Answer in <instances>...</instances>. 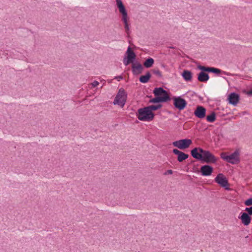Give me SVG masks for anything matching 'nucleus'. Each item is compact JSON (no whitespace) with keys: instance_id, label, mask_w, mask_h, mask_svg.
I'll list each match as a JSON object with an SVG mask.
<instances>
[{"instance_id":"f257e3e1","label":"nucleus","mask_w":252,"mask_h":252,"mask_svg":"<svg viewBox=\"0 0 252 252\" xmlns=\"http://www.w3.org/2000/svg\"><path fill=\"white\" fill-rule=\"evenodd\" d=\"M135 53L131 50L130 47L128 46L126 52V56L124 58L123 63L126 66L131 63L132 72L133 75H137L142 72L143 67L139 62H135Z\"/></svg>"},{"instance_id":"f03ea898","label":"nucleus","mask_w":252,"mask_h":252,"mask_svg":"<svg viewBox=\"0 0 252 252\" xmlns=\"http://www.w3.org/2000/svg\"><path fill=\"white\" fill-rule=\"evenodd\" d=\"M190 154L195 159L207 163H216L217 161V158L209 151L200 147L193 148L191 150Z\"/></svg>"},{"instance_id":"7ed1b4c3","label":"nucleus","mask_w":252,"mask_h":252,"mask_svg":"<svg viewBox=\"0 0 252 252\" xmlns=\"http://www.w3.org/2000/svg\"><path fill=\"white\" fill-rule=\"evenodd\" d=\"M136 116L140 121L149 122L153 120L155 114L147 107H145L138 109Z\"/></svg>"},{"instance_id":"20e7f679","label":"nucleus","mask_w":252,"mask_h":252,"mask_svg":"<svg viewBox=\"0 0 252 252\" xmlns=\"http://www.w3.org/2000/svg\"><path fill=\"white\" fill-rule=\"evenodd\" d=\"M240 150L237 149L230 155H227L226 153H221L220 158L227 162L235 164L239 163L240 161Z\"/></svg>"},{"instance_id":"39448f33","label":"nucleus","mask_w":252,"mask_h":252,"mask_svg":"<svg viewBox=\"0 0 252 252\" xmlns=\"http://www.w3.org/2000/svg\"><path fill=\"white\" fill-rule=\"evenodd\" d=\"M127 99V94L123 88L119 90L113 102L114 105H118L123 108L126 104Z\"/></svg>"},{"instance_id":"423d86ee","label":"nucleus","mask_w":252,"mask_h":252,"mask_svg":"<svg viewBox=\"0 0 252 252\" xmlns=\"http://www.w3.org/2000/svg\"><path fill=\"white\" fill-rule=\"evenodd\" d=\"M216 183L218 184L220 187L224 188L227 190H230L231 189L229 188L227 178L222 173H219L217 175L214 179Z\"/></svg>"},{"instance_id":"0eeeda50","label":"nucleus","mask_w":252,"mask_h":252,"mask_svg":"<svg viewBox=\"0 0 252 252\" xmlns=\"http://www.w3.org/2000/svg\"><path fill=\"white\" fill-rule=\"evenodd\" d=\"M192 143L191 139L186 138L173 142V145L179 149L183 150L188 148Z\"/></svg>"},{"instance_id":"6e6552de","label":"nucleus","mask_w":252,"mask_h":252,"mask_svg":"<svg viewBox=\"0 0 252 252\" xmlns=\"http://www.w3.org/2000/svg\"><path fill=\"white\" fill-rule=\"evenodd\" d=\"M153 94L155 96L166 98V102L169 101L171 98L168 92L162 87L155 88L153 90Z\"/></svg>"},{"instance_id":"1a4fd4ad","label":"nucleus","mask_w":252,"mask_h":252,"mask_svg":"<svg viewBox=\"0 0 252 252\" xmlns=\"http://www.w3.org/2000/svg\"><path fill=\"white\" fill-rule=\"evenodd\" d=\"M174 101V105L175 107L179 110L184 109L187 105L186 100L181 96L175 97L173 98Z\"/></svg>"},{"instance_id":"9d476101","label":"nucleus","mask_w":252,"mask_h":252,"mask_svg":"<svg viewBox=\"0 0 252 252\" xmlns=\"http://www.w3.org/2000/svg\"><path fill=\"white\" fill-rule=\"evenodd\" d=\"M213 168L208 164L202 165L200 169L201 174L203 176H210L213 173Z\"/></svg>"},{"instance_id":"9b49d317","label":"nucleus","mask_w":252,"mask_h":252,"mask_svg":"<svg viewBox=\"0 0 252 252\" xmlns=\"http://www.w3.org/2000/svg\"><path fill=\"white\" fill-rule=\"evenodd\" d=\"M206 111V110L204 107L198 105L194 112V115L198 118L203 119L205 117Z\"/></svg>"},{"instance_id":"f8f14e48","label":"nucleus","mask_w":252,"mask_h":252,"mask_svg":"<svg viewBox=\"0 0 252 252\" xmlns=\"http://www.w3.org/2000/svg\"><path fill=\"white\" fill-rule=\"evenodd\" d=\"M173 153L175 155L178 156L177 160L180 162H182L184 160L187 159L189 157L188 154H186L177 149H173Z\"/></svg>"},{"instance_id":"ddd939ff","label":"nucleus","mask_w":252,"mask_h":252,"mask_svg":"<svg viewBox=\"0 0 252 252\" xmlns=\"http://www.w3.org/2000/svg\"><path fill=\"white\" fill-rule=\"evenodd\" d=\"M240 99L239 95L235 93H231L229 94L228 100L229 104L235 106L237 104Z\"/></svg>"},{"instance_id":"4468645a","label":"nucleus","mask_w":252,"mask_h":252,"mask_svg":"<svg viewBox=\"0 0 252 252\" xmlns=\"http://www.w3.org/2000/svg\"><path fill=\"white\" fill-rule=\"evenodd\" d=\"M238 218L241 220L242 223L246 226L248 225L251 221V217L245 212L242 213V215L239 216Z\"/></svg>"},{"instance_id":"2eb2a0df","label":"nucleus","mask_w":252,"mask_h":252,"mask_svg":"<svg viewBox=\"0 0 252 252\" xmlns=\"http://www.w3.org/2000/svg\"><path fill=\"white\" fill-rule=\"evenodd\" d=\"M197 79L201 82H206L209 79L208 74L204 72H200L198 74Z\"/></svg>"},{"instance_id":"dca6fc26","label":"nucleus","mask_w":252,"mask_h":252,"mask_svg":"<svg viewBox=\"0 0 252 252\" xmlns=\"http://www.w3.org/2000/svg\"><path fill=\"white\" fill-rule=\"evenodd\" d=\"M117 5L122 15L127 14L126 8L121 0H116Z\"/></svg>"},{"instance_id":"f3484780","label":"nucleus","mask_w":252,"mask_h":252,"mask_svg":"<svg viewBox=\"0 0 252 252\" xmlns=\"http://www.w3.org/2000/svg\"><path fill=\"white\" fill-rule=\"evenodd\" d=\"M182 77L186 81H189L192 78V74L190 71L185 70L182 73Z\"/></svg>"},{"instance_id":"a211bd4d","label":"nucleus","mask_w":252,"mask_h":252,"mask_svg":"<svg viewBox=\"0 0 252 252\" xmlns=\"http://www.w3.org/2000/svg\"><path fill=\"white\" fill-rule=\"evenodd\" d=\"M151 77V74L149 71H147L145 75L141 76L139 78V81L142 83H147L150 78Z\"/></svg>"},{"instance_id":"6ab92c4d","label":"nucleus","mask_w":252,"mask_h":252,"mask_svg":"<svg viewBox=\"0 0 252 252\" xmlns=\"http://www.w3.org/2000/svg\"><path fill=\"white\" fill-rule=\"evenodd\" d=\"M166 102V98L164 97H159L156 96L155 97L151 99L149 101V103H159L160 102Z\"/></svg>"},{"instance_id":"aec40b11","label":"nucleus","mask_w":252,"mask_h":252,"mask_svg":"<svg viewBox=\"0 0 252 252\" xmlns=\"http://www.w3.org/2000/svg\"><path fill=\"white\" fill-rule=\"evenodd\" d=\"M154 63V60L149 57V58L146 59V60L143 63V65L146 68H150L153 66Z\"/></svg>"},{"instance_id":"412c9836","label":"nucleus","mask_w":252,"mask_h":252,"mask_svg":"<svg viewBox=\"0 0 252 252\" xmlns=\"http://www.w3.org/2000/svg\"><path fill=\"white\" fill-rule=\"evenodd\" d=\"M211 72L215 73L216 74L222 73V74L226 75H231L230 73H229L228 72L222 71L219 68H215L214 67H212Z\"/></svg>"},{"instance_id":"4be33fe9","label":"nucleus","mask_w":252,"mask_h":252,"mask_svg":"<svg viewBox=\"0 0 252 252\" xmlns=\"http://www.w3.org/2000/svg\"><path fill=\"white\" fill-rule=\"evenodd\" d=\"M216 119V113L214 112H212L210 115L206 117V120L208 122L213 123Z\"/></svg>"},{"instance_id":"5701e85b","label":"nucleus","mask_w":252,"mask_h":252,"mask_svg":"<svg viewBox=\"0 0 252 252\" xmlns=\"http://www.w3.org/2000/svg\"><path fill=\"white\" fill-rule=\"evenodd\" d=\"M162 105L160 104H158L157 105H152L147 106V108L149 109L151 112H153V111H156L158 110L162 107Z\"/></svg>"},{"instance_id":"b1692460","label":"nucleus","mask_w":252,"mask_h":252,"mask_svg":"<svg viewBox=\"0 0 252 252\" xmlns=\"http://www.w3.org/2000/svg\"><path fill=\"white\" fill-rule=\"evenodd\" d=\"M153 73L159 78H162V75L161 72L158 69H153L152 70Z\"/></svg>"},{"instance_id":"393cba45","label":"nucleus","mask_w":252,"mask_h":252,"mask_svg":"<svg viewBox=\"0 0 252 252\" xmlns=\"http://www.w3.org/2000/svg\"><path fill=\"white\" fill-rule=\"evenodd\" d=\"M245 204L246 206L252 205V198H250L245 201Z\"/></svg>"},{"instance_id":"a878e982","label":"nucleus","mask_w":252,"mask_h":252,"mask_svg":"<svg viewBox=\"0 0 252 252\" xmlns=\"http://www.w3.org/2000/svg\"><path fill=\"white\" fill-rule=\"evenodd\" d=\"M128 16L127 14L122 15V20L124 23V25L128 24L127 22Z\"/></svg>"},{"instance_id":"bb28decb","label":"nucleus","mask_w":252,"mask_h":252,"mask_svg":"<svg viewBox=\"0 0 252 252\" xmlns=\"http://www.w3.org/2000/svg\"><path fill=\"white\" fill-rule=\"evenodd\" d=\"M125 31H126V33L127 34H129V27L128 24L125 25Z\"/></svg>"},{"instance_id":"cd10ccee","label":"nucleus","mask_w":252,"mask_h":252,"mask_svg":"<svg viewBox=\"0 0 252 252\" xmlns=\"http://www.w3.org/2000/svg\"><path fill=\"white\" fill-rule=\"evenodd\" d=\"M245 210L248 212L249 215H252V207H250L249 208H246Z\"/></svg>"},{"instance_id":"c85d7f7f","label":"nucleus","mask_w":252,"mask_h":252,"mask_svg":"<svg viewBox=\"0 0 252 252\" xmlns=\"http://www.w3.org/2000/svg\"><path fill=\"white\" fill-rule=\"evenodd\" d=\"M197 68L200 69V70H201V72H205V69H206V66H202V65H198L197 66Z\"/></svg>"},{"instance_id":"c756f323","label":"nucleus","mask_w":252,"mask_h":252,"mask_svg":"<svg viewBox=\"0 0 252 252\" xmlns=\"http://www.w3.org/2000/svg\"><path fill=\"white\" fill-rule=\"evenodd\" d=\"M98 84L99 82L97 81H94L92 84L93 87H96L97 85H98Z\"/></svg>"},{"instance_id":"7c9ffc66","label":"nucleus","mask_w":252,"mask_h":252,"mask_svg":"<svg viewBox=\"0 0 252 252\" xmlns=\"http://www.w3.org/2000/svg\"><path fill=\"white\" fill-rule=\"evenodd\" d=\"M114 79H117L118 81H119L123 79V77L122 75L117 76L114 78Z\"/></svg>"},{"instance_id":"2f4dec72","label":"nucleus","mask_w":252,"mask_h":252,"mask_svg":"<svg viewBox=\"0 0 252 252\" xmlns=\"http://www.w3.org/2000/svg\"><path fill=\"white\" fill-rule=\"evenodd\" d=\"M212 67H206L205 72H211Z\"/></svg>"},{"instance_id":"473e14b6","label":"nucleus","mask_w":252,"mask_h":252,"mask_svg":"<svg viewBox=\"0 0 252 252\" xmlns=\"http://www.w3.org/2000/svg\"><path fill=\"white\" fill-rule=\"evenodd\" d=\"M173 173V171L172 170H168L165 173V174L166 175L167 174H172Z\"/></svg>"},{"instance_id":"72a5a7b5","label":"nucleus","mask_w":252,"mask_h":252,"mask_svg":"<svg viewBox=\"0 0 252 252\" xmlns=\"http://www.w3.org/2000/svg\"><path fill=\"white\" fill-rule=\"evenodd\" d=\"M248 94L249 95H252V90L250 91L249 92H248Z\"/></svg>"},{"instance_id":"f704fd0d","label":"nucleus","mask_w":252,"mask_h":252,"mask_svg":"<svg viewBox=\"0 0 252 252\" xmlns=\"http://www.w3.org/2000/svg\"><path fill=\"white\" fill-rule=\"evenodd\" d=\"M162 66L163 67H165V65L163 64H162Z\"/></svg>"},{"instance_id":"c9c22d12","label":"nucleus","mask_w":252,"mask_h":252,"mask_svg":"<svg viewBox=\"0 0 252 252\" xmlns=\"http://www.w3.org/2000/svg\"><path fill=\"white\" fill-rule=\"evenodd\" d=\"M170 48H172V49H174V47H170Z\"/></svg>"}]
</instances>
